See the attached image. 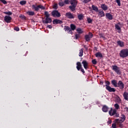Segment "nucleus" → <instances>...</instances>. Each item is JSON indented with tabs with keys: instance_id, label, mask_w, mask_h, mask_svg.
Instances as JSON below:
<instances>
[{
	"instance_id": "11",
	"label": "nucleus",
	"mask_w": 128,
	"mask_h": 128,
	"mask_svg": "<svg viewBox=\"0 0 128 128\" xmlns=\"http://www.w3.org/2000/svg\"><path fill=\"white\" fill-rule=\"evenodd\" d=\"M82 64H83L84 68L85 70H88V63L86 60H83L82 62Z\"/></svg>"
},
{
	"instance_id": "1",
	"label": "nucleus",
	"mask_w": 128,
	"mask_h": 128,
	"mask_svg": "<svg viewBox=\"0 0 128 128\" xmlns=\"http://www.w3.org/2000/svg\"><path fill=\"white\" fill-rule=\"evenodd\" d=\"M70 28L68 26H64V30L66 32H68V34H72V30H74L76 28V26L74 24H70Z\"/></svg>"
},
{
	"instance_id": "22",
	"label": "nucleus",
	"mask_w": 128,
	"mask_h": 128,
	"mask_svg": "<svg viewBox=\"0 0 128 128\" xmlns=\"http://www.w3.org/2000/svg\"><path fill=\"white\" fill-rule=\"evenodd\" d=\"M76 68L78 70H80V68H82V64H80V62H78L76 63Z\"/></svg>"
},
{
	"instance_id": "21",
	"label": "nucleus",
	"mask_w": 128,
	"mask_h": 128,
	"mask_svg": "<svg viewBox=\"0 0 128 128\" xmlns=\"http://www.w3.org/2000/svg\"><path fill=\"white\" fill-rule=\"evenodd\" d=\"M106 16L108 20H112V14L110 13H106Z\"/></svg>"
},
{
	"instance_id": "28",
	"label": "nucleus",
	"mask_w": 128,
	"mask_h": 128,
	"mask_svg": "<svg viewBox=\"0 0 128 128\" xmlns=\"http://www.w3.org/2000/svg\"><path fill=\"white\" fill-rule=\"evenodd\" d=\"M76 6H74L72 5L69 6V8H70L72 12H74V10H76Z\"/></svg>"
},
{
	"instance_id": "48",
	"label": "nucleus",
	"mask_w": 128,
	"mask_h": 128,
	"mask_svg": "<svg viewBox=\"0 0 128 128\" xmlns=\"http://www.w3.org/2000/svg\"><path fill=\"white\" fill-rule=\"evenodd\" d=\"M110 84V82L108 81L106 82V86H109Z\"/></svg>"
},
{
	"instance_id": "52",
	"label": "nucleus",
	"mask_w": 128,
	"mask_h": 128,
	"mask_svg": "<svg viewBox=\"0 0 128 128\" xmlns=\"http://www.w3.org/2000/svg\"><path fill=\"white\" fill-rule=\"evenodd\" d=\"M47 28H52V26L51 25H48L47 26Z\"/></svg>"
},
{
	"instance_id": "34",
	"label": "nucleus",
	"mask_w": 128,
	"mask_h": 128,
	"mask_svg": "<svg viewBox=\"0 0 128 128\" xmlns=\"http://www.w3.org/2000/svg\"><path fill=\"white\" fill-rule=\"evenodd\" d=\"M20 4H21V6H24V4H26V0H22L20 2Z\"/></svg>"
},
{
	"instance_id": "39",
	"label": "nucleus",
	"mask_w": 128,
	"mask_h": 128,
	"mask_svg": "<svg viewBox=\"0 0 128 128\" xmlns=\"http://www.w3.org/2000/svg\"><path fill=\"white\" fill-rule=\"evenodd\" d=\"M116 102H122V100H120V96H117L116 98Z\"/></svg>"
},
{
	"instance_id": "13",
	"label": "nucleus",
	"mask_w": 128,
	"mask_h": 128,
	"mask_svg": "<svg viewBox=\"0 0 128 128\" xmlns=\"http://www.w3.org/2000/svg\"><path fill=\"white\" fill-rule=\"evenodd\" d=\"M43 24H50L52 22V18H46L45 20H43L42 21Z\"/></svg>"
},
{
	"instance_id": "45",
	"label": "nucleus",
	"mask_w": 128,
	"mask_h": 128,
	"mask_svg": "<svg viewBox=\"0 0 128 128\" xmlns=\"http://www.w3.org/2000/svg\"><path fill=\"white\" fill-rule=\"evenodd\" d=\"M64 4H70V0H64Z\"/></svg>"
},
{
	"instance_id": "37",
	"label": "nucleus",
	"mask_w": 128,
	"mask_h": 128,
	"mask_svg": "<svg viewBox=\"0 0 128 128\" xmlns=\"http://www.w3.org/2000/svg\"><path fill=\"white\" fill-rule=\"evenodd\" d=\"M75 38H76V40H78V38H80V34H76L75 35Z\"/></svg>"
},
{
	"instance_id": "46",
	"label": "nucleus",
	"mask_w": 128,
	"mask_h": 128,
	"mask_svg": "<svg viewBox=\"0 0 128 128\" xmlns=\"http://www.w3.org/2000/svg\"><path fill=\"white\" fill-rule=\"evenodd\" d=\"M14 30H16V32H18V30H20V28L18 27H15Z\"/></svg>"
},
{
	"instance_id": "17",
	"label": "nucleus",
	"mask_w": 128,
	"mask_h": 128,
	"mask_svg": "<svg viewBox=\"0 0 128 128\" xmlns=\"http://www.w3.org/2000/svg\"><path fill=\"white\" fill-rule=\"evenodd\" d=\"M117 44L119 46H120V48H124V42L122 41H117Z\"/></svg>"
},
{
	"instance_id": "26",
	"label": "nucleus",
	"mask_w": 128,
	"mask_h": 128,
	"mask_svg": "<svg viewBox=\"0 0 128 128\" xmlns=\"http://www.w3.org/2000/svg\"><path fill=\"white\" fill-rule=\"evenodd\" d=\"M96 58H102V54L100 52H98L95 54Z\"/></svg>"
},
{
	"instance_id": "49",
	"label": "nucleus",
	"mask_w": 128,
	"mask_h": 128,
	"mask_svg": "<svg viewBox=\"0 0 128 128\" xmlns=\"http://www.w3.org/2000/svg\"><path fill=\"white\" fill-rule=\"evenodd\" d=\"M120 120L118 119V118H116L115 120H114V123L115 124H117L118 123V122H119Z\"/></svg>"
},
{
	"instance_id": "53",
	"label": "nucleus",
	"mask_w": 128,
	"mask_h": 128,
	"mask_svg": "<svg viewBox=\"0 0 128 128\" xmlns=\"http://www.w3.org/2000/svg\"><path fill=\"white\" fill-rule=\"evenodd\" d=\"M124 110H126V112H128V107H125L124 108Z\"/></svg>"
},
{
	"instance_id": "29",
	"label": "nucleus",
	"mask_w": 128,
	"mask_h": 128,
	"mask_svg": "<svg viewBox=\"0 0 128 128\" xmlns=\"http://www.w3.org/2000/svg\"><path fill=\"white\" fill-rule=\"evenodd\" d=\"M76 30L78 32V34H82V32H84V31H82V30L80 28H78Z\"/></svg>"
},
{
	"instance_id": "30",
	"label": "nucleus",
	"mask_w": 128,
	"mask_h": 128,
	"mask_svg": "<svg viewBox=\"0 0 128 128\" xmlns=\"http://www.w3.org/2000/svg\"><path fill=\"white\" fill-rule=\"evenodd\" d=\"M84 55V49L81 48L80 50L79 56L82 57Z\"/></svg>"
},
{
	"instance_id": "51",
	"label": "nucleus",
	"mask_w": 128,
	"mask_h": 128,
	"mask_svg": "<svg viewBox=\"0 0 128 128\" xmlns=\"http://www.w3.org/2000/svg\"><path fill=\"white\" fill-rule=\"evenodd\" d=\"M112 120H108L107 122V124H112Z\"/></svg>"
},
{
	"instance_id": "5",
	"label": "nucleus",
	"mask_w": 128,
	"mask_h": 128,
	"mask_svg": "<svg viewBox=\"0 0 128 128\" xmlns=\"http://www.w3.org/2000/svg\"><path fill=\"white\" fill-rule=\"evenodd\" d=\"M112 70H114L117 74H120L122 73V72H120V67L116 65H113L112 66Z\"/></svg>"
},
{
	"instance_id": "3",
	"label": "nucleus",
	"mask_w": 128,
	"mask_h": 128,
	"mask_svg": "<svg viewBox=\"0 0 128 128\" xmlns=\"http://www.w3.org/2000/svg\"><path fill=\"white\" fill-rule=\"evenodd\" d=\"M32 9L34 10L35 12H38L40 8L41 10H46V8L42 4L37 5L36 4L32 5Z\"/></svg>"
},
{
	"instance_id": "8",
	"label": "nucleus",
	"mask_w": 128,
	"mask_h": 128,
	"mask_svg": "<svg viewBox=\"0 0 128 128\" xmlns=\"http://www.w3.org/2000/svg\"><path fill=\"white\" fill-rule=\"evenodd\" d=\"M117 88H119L120 90H124V84L122 82V81L119 80L118 82Z\"/></svg>"
},
{
	"instance_id": "7",
	"label": "nucleus",
	"mask_w": 128,
	"mask_h": 128,
	"mask_svg": "<svg viewBox=\"0 0 128 128\" xmlns=\"http://www.w3.org/2000/svg\"><path fill=\"white\" fill-rule=\"evenodd\" d=\"M92 36H94V35H92V34L91 32H89L88 34H86L84 38L86 42H90Z\"/></svg>"
},
{
	"instance_id": "16",
	"label": "nucleus",
	"mask_w": 128,
	"mask_h": 128,
	"mask_svg": "<svg viewBox=\"0 0 128 128\" xmlns=\"http://www.w3.org/2000/svg\"><path fill=\"white\" fill-rule=\"evenodd\" d=\"M100 8L103 10H108V7L106 4H102L100 5Z\"/></svg>"
},
{
	"instance_id": "47",
	"label": "nucleus",
	"mask_w": 128,
	"mask_h": 128,
	"mask_svg": "<svg viewBox=\"0 0 128 128\" xmlns=\"http://www.w3.org/2000/svg\"><path fill=\"white\" fill-rule=\"evenodd\" d=\"M54 10L58 9V5L56 4L54 5Z\"/></svg>"
},
{
	"instance_id": "43",
	"label": "nucleus",
	"mask_w": 128,
	"mask_h": 128,
	"mask_svg": "<svg viewBox=\"0 0 128 128\" xmlns=\"http://www.w3.org/2000/svg\"><path fill=\"white\" fill-rule=\"evenodd\" d=\"M92 64H97L96 60V59L92 60Z\"/></svg>"
},
{
	"instance_id": "20",
	"label": "nucleus",
	"mask_w": 128,
	"mask_h": 128,
	"mask_svg": "<svg viewBox=\"0 0 128 128\" xmlns=\"http://www.w3.org/2000/svg\"><path fill=\"white\" fill-rule=\"evenodd\" d=\"M111 83L112 84V86H114L115 88H118V82H116V80H112Z\"/></svg>"
},
{
	"instance_id": "32",
	"label": "nucleus",
	"mask_w": 128,
	"mask_h": 128,
	"mask_svg": "<svg viewBox=\"0 0 128 128\" xmlns=\"http://www.w3.org/2000/svg\"><path fill=\"white\" fill-rule=\"evenodd\" d=\"M4 14H8V16H12V12L10 11L4 12Z\"/></svg>"
},
{
	"instance_id": "9",
	"label": "nucleus",
	"mask_w": 128,
	"mask_h": 128,
	"mask_svg": "<svg viewBox=\"0 0 128 128\" xmlns=\"http://www.w3.org/2000/svg\"><path fill=\"white\" fill-rule=\"evenodd\" d=\"M66 16L68 18H70V20L74 18V14L70 13V12H66Z\"/></svg>"
},
{
	"instance_id": "31",
	"label": "nucleus",
	"mask_w": 128,
	"mask_h": 128,
	"mask_svg": "<svg viewBox=\"0 0 128 128\" xmlns=\"http://www.w3.org/2000/svg\"><path fill=\"white\" fill-rule=\"evenodd\" d=\"M87 22L88 24H92V19L90 18V17H88L87 18Z\"/></svg>"
},
{
	"instance_id": "19",
	"label": "nucleus",
	"mask_w": 128,
	"mask_h": 128,
	"mask_svg": "<svg viewBox=\"0 0 128 128\" xmlns=\"http://www.w3.org/2000/svg\"><path fill=\"white\" fill-rule=\"evenodd\" d=\"M120 118L121 119L120 120V122H124L126 120V115L123 114H121V116L120 117Z\"/></svg>"
},
{
	"instance_id": "36",
	"label": "nucleus",
	"mask_w": 128,
	"mask_h": 128,
	"mask_svg": "<svg viewBox=\"0 0 128 128\" xmlns=\"http://www.w3.org/2000/svg\"><path fill=\"white\" fill-rule=\"evenodd\" d=\"M114 106L116 110H119V108H120V105H118V104H114Z\"/></svg>"
},
{
	"instance_id": "4",
	"label": "nucleus",
	"mask_w": 128,
	"mask_h": 128,
	"mask_svg": "<svg viewBox=\"0 0 128 128\" xmlns=\"http://www.w3.org/2000/svg\"><path fill=\"white\" fill-rule=\"evenodd\" d=\"M109 114L112 116H114V118H120V114L116 112V110L110 108V110L109 111Z\"/></svg>"
},
{
	"instance_id": "24",
	"label": "nucleus",
	"mask_w": 128,
	"mask_h": 128,
	"mask_svg": "<svg viewBox=\"0 0 128 128\" xmlns=\"http://www.w3.org/2000/svg\"><path fill=\"white\" fill-rule=\"evenodd\" d=\"M70 4H72V6H76L78 4V1L76 0H71Z\"/></svg>"
},
{
	"instance_id": "14",
	"label": "nucleus",
	"mask_w": 128,
	"mask_h": 128,
	"mask_svg": "<svg viewBox=\"0 0 128 128\" xmlns=\"http://www.w3.org/2000/svg\"><path fill=\"white\" fill-rule=\"evenodd\" d=\"M62 24V21L58 19H54L53 20V24Z\"/></svg>"
},
{
	"instance_id": "54",
	"label": "nucleus",
	"mask_w": 128,
	"mask_h": 128,
	"mask_svg": "<svg viewBox=\"0 0 128 128\" xmlns=\"http://www.w3.org/2000/svg\"><path fill=\"white\" fill-rule=\"evenodd\" d=\"M84 48H86V50H88V47H86V45L84 46Z\"/></svg>"
},
{
	"instance_id": "27",
	"label": "nucleus",
	"mask_w": 128,
	"mask_h": 128,
	"mask_svg": "<svg viewBox=\"0 0 128 128\" xmlns=\"http://www.w3.org/2000/svg\"><path fill=\"white\" fill-rule=\"evenodd\" d=\"M78 18L79 20H82L84 19V14H80L78 15Z\"/></svg>"
},
{
	"instance_id": "40",
	"label": "nucleus",
	"mask_w": 128,
	"mask_h": 128,
	"mask_svg": "<svg viewBox=\"0 0 128 128\" xmlns=\"http://www.w3.org/2000/svg\"><path fill=\"white\" fill-rule=\"evenodd\" d=\"M92 0H83L82 2L84 4H88V2H90Z\"/></svg>"
},
{
	"instance_id": "23",
	"label": "nucleus",
	"mask_w": 128,
	"mask_h": 128,
	"mask_svg": "<svg viewBox=\"0 0 128 128\" xmlns=\"http://www.w3.org/2000/svg\"><path fill=\"white\" fill-rule=\"evenodd\" d=\"M92 8L93 10H94V12H98L100 10H98V6L94 5H92Z\"/></svg>"
},
{
	"instance_id": "50",
	"label": "nucleus",
	"mask_w": 128,
	"mask_h": 128,
	"mask_svg": "<svg viewBox=\"0 0 128 128\" xmlns=\"http://www.w3.org/2000/svg\"><path fill=\"white\" fill-rule=\"evenodd\" d=\"M80 70L82 72V74H84V72H84V68H80Z\"/></svg>"
},
{
	"instance_id": "33",
	"label": "nucleus",
	"mask_w": 128,
	"mask_h": 128,
	"mask_svg": "<svg viewBox=\"0 0 128 128\" xmlns=\"http://www.w3.org/2000/svg\"><path fill=\"white\" fill-rule=\"evenodd\" d=\"M28 14V16H34V12L32 11H28L27 12Z\"/></svg>"
},
{
	"instance_id": "35",
	"label": "nucleus",
	"mask_w": 128,
	"mask_h": 128,
	"mask_svg": "<svg viewBox=\"0 0 128 128\" xmlns=\"http://www.w3.org/2000/svg\"><path fill=\"white\" fill-rule=\"evenodd\" d=\"M44 14H45V16H46V18H50V14H48V12L46 11L44 12Z\"/></svg>"
},
{
	"instance_id": "41",
	"label": "nucleus",
	"mask_w": 128,
	"mask_h": 128,
	"mask_svg": "<svg viewBox=\"0 0 128 128\" xmlns=\"http://www.w3.org/2000/svg\"><path fill=\"white\" fill-rule=\"evenodd\" d=\"M0 2H2V4H8L6 0H0Z\"/></svg>"
},
{
	"instance_id": "6",
	"label": "nucleus",
	"mask_w": 128,
	"mask_h": 128,
	"mask_svg": "<svg viewBox=\"0 0 128 128\" xmlns=\"http://www.w3.org/2000/svg\"><path fill=\"white\" fill-rule=\"evenodd\" d=\"M52 16L54 18H60V13L58 10H54L52 12Z\"/></svg>"
},
{
	"instance_id": "38",
	"label": "nucleus",
	"mask_w": 128,
	"mask_h": 128,
	"mask_svg": "<svg viewBox=\"0 0 128 128\" xmlns=\"http://www.w3.org/2000/svg\"><path fill=\"white\" fill-rule=\"evenodd\" d=\"M116 2L118 4V6H122L120 4V0H116Z\"/></svg>"
},
{
	"instance_id": "18",
	"label": "nucleus",
	"mask_w": 128,
	"mask_h": 128,
	"mask_svg": "<svg viewBox=\"0 0 128 128\" xmlns=\"http://www.w3.org/2000/svg\"><path fill=\"white\" fill-rule=\"evenodd\" d=\"M102 110L104 112H108V107L106 105L103 106Z\"/></svg>"
},
{
	"instance_id": "10",
	"label": "nucleus",
	"mask_w": 128,
	"mask_h": 128,
	"mask_svg": "<svg viewBox=\"0 0 128 128\" xmlns=\"http://www.w3.org/2000/svg\"><path fill=\"white\" fill-rule=\"evenodd\" d=\"M12 20V18L10 16H6L4 18V20H5L6 22H7L8 24Z\"/></svg>"
},
{
	"instance_id": "55",
	"label": "nucleus",
	"mask_w": 128,
	"mask_h": 128,
	"mask_svg": "<svg viewBox=\"0 0 128 128\" xmlns=\"http://www.w3.org/2000/svg\"><path fill=\"white\" fill-rule=\"evenodd\" d=\"M117 24H118V26H120V22H118Z\"/></svg>"
},
{
	"instance_id": "44",
	"label": "nucleus",
	"mask_w": 128,
	"mask_h": 128,
	"mask_svg": "<svg viewBox=\"0 0 128 128\" xmlns=\"http://www.w3.org/2000/svg\"><path fill=\"white\" fill-rule=\"evenodd\" d=\"M116 123H114V124H112V128H116Z\"/></svg>"
},
{
	"instance_id": "2",
	"label": "nucleus",
	"mask_w": 128,
	"mask_h": 128,
	"mask_svg": "<svg viewBox=\"0 0 128 128\" xmlns=\"http://www.w3.org/2000/svg\"><path fill=\"white\" fill-rule=\"evenodd\" d=\"M120 56L122 58H128V49H122L120 51L119 54Z\"/></svg>"
},
{
	"instance_id": "12",
	"label": "nucleus",
	"mask_w": 128,
	"mask_h": 128,
	"mask_svg": "<svg viewBox=\"0 0 128 128\" xmlns=\"http://www.w3.org/2000/svg\"><path fill=\"white\" fill-rule=\"evenodd\" d=\"M106 90L110 92H116V88L110 87V86H106Z\"/></svg>"
},
{
	"instance_id": "25",
	"label": "nucleus",
	"mask_w": 128,
	"mask_h": 128,
	"mask_svg": "<svg viewBox=\"0 0 128 128\" xmlns=\"http://www.w3.org/2000/svg\"><path fill=\"white\" fill-rule=\"evenodd\" d=\"M115 28H116V30H118V32H122V30L120 28V25H118V24H115Z\"/></svg>"
},
{
	"instance_id": "42",
	"label": "nucleus",
	"mask_w": 128,
	"mask_h": 128,
	"mask_svg": "<svg viewBox=\"0 0 128 128\" xmlns=\"http://www.w3.org/2000/svg\"><path fill=\"white\" fill-rule=\"evenodd\" d=\"M59 6H64V2H60Z\"/></svg>"
},
{
	"instance_id": "15",
	"label": "nucleus",
	"mask_w": 128,
	"mask_h": 128,
	"mask_svg": "<svg viewBox=\"0 0 128 128\" xmlns=\"http://www.w3.org/2000/svg\"><path fill=\"white\" fill-rule=\"evenodd\" d=\"M98 12V16H99L100 18H104V12L102 10H100Z\"/></svg>"
}]
</instances>
